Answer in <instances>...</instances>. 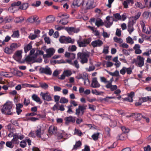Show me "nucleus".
Instances as JSON below:
<instances>
[{
    "instance_id": "f257e3e1",
    "label": "nucleus",
    "mask_w": 151,
    "mask_h": 151,
    "mask_svg": "<svg viewBox=\"0 0 151 151\" xmlns=\"http://www.w3.org/2000/svg\"><path fill=\"white\" fill-rule=\"evenodd\" d=\"M12 103L11 102H7L4 105L1 111L3 113L8 115H12L13 113L12 112Z\"/></svg>"
},
{
    "instance_id": "f03ea898",
    "label": "nucleus",
    "mask_w": 151,
    "mask_h": 151,
    "mask_svg": "<svg viewBox=\"0 0 151 151\" xmlns=\"http://www.w3.org/2000/svg\"><path fill=\"white\" fill-rule=\"evenodd\" d=\"M77 58L80 59L81 63L83 64L87 63L88 62V59L89 57L88 53L86 52H79L77 54Z\"/></svg>"
},
{
    "instance_id": "7ed1b4c3",
    "label": "nucleus",
    "mask_w": 151,
    "mask_h": 151,
    "mask_svg": "<svg viewBox=\"0 0 151 151\" xmlns=\"http://www.w3.org/2000/svg\"><path fill=\"white\" fill-rule=\"evenodd\" d=\"M86 105H79L78 108L76 110L75 114L78 116H82L85 110L86 109Z\"/></svg>"
},
{
    "instance_id": "20e7f679",
    "label": "nucleus",
    "mask_w": 151,
    "mask_h": 151,
    "mask_svg": "<svg viewBox=\"0 0 151 151\" xmlns=\"http://www.w3.org/2000/svg\"><path fill=\"white\" fill-rule=\"evenodd\" d=\"M59 40L62 43H73L74 42V40L72 39L70 37H66L65 36L60 37L59 38Z\"/></svg>"
},
{
    "instance_id": "39448f33",
    "label": "nucleus",
    "mask_w": 151,
    "mask_h": 151,
    "mask_svg": "<svg viewBox=\"0 0 151 151\" xmlns=\"http://www.w3.org/2000/svg\"><path fill=\"white\" fill-rule=\"evenodd\" d=\"M40 95L42 97V98L44 100L47 101H50L52 100V97L50 94L48 92L45 93L42 92L40 93Z\"/></svg>"
},
{
    "instance_id": "423d86ee",
    "label": "nucleus",
    "mask_w": 151,
    "mask_h": 151,
    "mask_svg": "<svg viewBox=\"0 0 151 151\" xmlns=\"http://www.w3.org/2000/svg\"><path fill=\"white\" fill-rule=\"evenodd\" d=\"M91 41V39L88 38L87 39H84L82 41L80 40H78L77 42L79 47H85L90 43Z\"/></svg>"
},
{
    "instance_id": "0eeeda50",
    "label": "nucleus",
    "mask_w": 151,
    "mask_h": 151,
    "mask_svg": "<svg viewBox=\"0 0 151 151\" xmlns=\"http://www.w3.org/2000/svg\"><path fill=\"white\" fill-rule=\"evenodd\" d=\"M45 52L47 54L43 55L44 58H50L54 54L55 52V50L52 48H50L46 49Z\"/></svg>"
},
{
    "instance_id": "6e6552de",
    "label": "nucleus",
    "mask_w": 151,
    "mask_h": 151,
    "mask_svg": "<svg viewBox=\"0 0 151 151\" xmlns=\"http://www.w3.org/2000/svg\"><path fill=\"white\" fill-rule=\"evenodd\" d=\"M144 58L140 55L137 56V57L136 65L140 67L144 65Z\"/></svg>"
},
{
    "instance_id": "1a4fd4ad",
    "label": "nucleus",
    "mask_w": 151,
    "mask_h": 151,
    "mask_svg": "<svg viewBox=\"0 0 151 151\" xmlns=\"http://www.w3.org/2000/svg\"><path fill=\"white\" fill-rule=\"evenodd\" d=\"M106 19L104 24L106 27H109L112 24L113 19L111 17L107 16L106 18Z\"/></svg>"
},
{
    "instance_id": "9d476101",
    "label": "nucleus",
    "mask_w": 151,
    "mask_h": 151,
    "mask_svg": "<svg viewBox=\"0 0 151 151\" xmlns=\"http://www.w3.org/2000/svg\"><path fill=\"white\" fill-rule=\"evenodd\" d=\"M72 74V72L70 70H64L61 76L59 77L58 78L60 80L64 79L65 76L69 77L71 76Z\"/></svg>"
},
{
    "instance_id": "9b49d317",
    "label": "nucleus",
    "mask_w": 151,
    "mask_h": 151,
    "mask_svg": "<svg viewBox=\"0 0 151 151\" xmlns=\"http://www.w3.org/2000/svg\"><path fill=\"white\" fill-rule=\"evenodd\" d=\"M128 97L122 98L124 101H128L129 102H132L133 101V97L134 96V93L132 92L127 94Z\"/></svg>"
},
{
    "instance_id": "f8f14e48",
    "label": "nucleus",
    "mask_w": 151,
    "mask_h": 151,
    "mask_svg": "<svg viewBox=\"0 0 151 151\" xmlns=\"http://www.w3.org/2000/svg\"><path fill=\"white\" fill-rule=\"evenodd\" d=\"M91 86L94 88H99L100 86V85L97 81V78H92Z\"/></svg>"
},
{
    "instance_id": "ddd939ff",
    "label": "nucleus",
    "mask_w": 151,
    "mask_h": 151,
    "mask_svg": "<svg viewBox=\"0 0 151 151\" xmlns=\"http://www.w3.org/2000/svg\"><path fill=\"white\" fill-rule=\"evenodd\" d=\"M91 44L93 47H100L103 45V42L100 40H97L93 41Z\"/></svg>"
},
{
    "instance_id": "4468645a",
    "label": "nucleus",
    "mask_w": 151,
    "mask_h": 151,
    "mask_svg": "<svg viewBox=\"0 0 151 151\" xmlns=\"http://www.w3.org/2000/svg\"><path fill=\"white\" fill-rule=\"evenodd\" d=\"M65 29L70 34L73 32L74 33H77L80 30L79 28H76L73 27H66L65 28Z\"/></svg>"
},
{
    "instance_id": "2eb2a0df",
    "label": "nucleus",
    "mask_w": 151,
    "mask_h": 151,
    "mask_svg": "<svg viewBox=\"0 0 151 151\" xmlns=\"http://www.w3.org/2000/svg\"><path fill=\"white\" fill-rule=\"evenodd\" d=\"M35 133L36 136L39 138H41V136L43 135L44 133V130H42L41 127H39L35 131Z\"/></svg>"
},
{
    "instance_id": "dca6fc26",
    "label": "nucleus",
    "mask_w": 151,
    "mask_h": 151,
    "mask_svg": "<svg viewBox=\"0 0 151 151\" xmlns=\"http://www.w3.org/2000/svg\"><path fill=\"white\" fill-rule=\"evenodd\" d=\"M22 50H17L15 53L14 58L17 60L19 61L21 60L22 57Z\"/></svg>"
},
{
    "instance_id": "f3484780",
    "label": "nucleus",
    "mask_w": 151,
    "mask_h": 151,
    "mask_svg": "<svg viewBox=\"0 0 151 151\" xmlns=\"http://www.w3.org/2000/svg\"><path fill=\"white\" fill-rule=\"evenodd\" d=\"M48 132L50 134H55L57 133V130L55 126H51L49 127Z\"/></svg>"
},
{
    "instance_id": "a211bd4d",
    "label": "nucleus",
    "mask_w": 151,
    "mask_h": 151,
    "mask_svg": "<svg viewBox=\"0 0 151 151\" xmlns=\"http://www.w3.org/2000/svg\"><path fill=\"white\" fill-rule=\"evenodd\" d=\"M41 72L48 75H51L52 73V71L50 68L48 66H46L45 68L41 69Z\"/></svg>"
},
{
    "instance_id": "6ab92c4d",
    "label": "nucleus",
    "mask_w": 151,
    "mask_h": 151,
    "mask_svg": "<svg viewBox=\"0 0 151 151\" xmlns=\"http://www.w3.org/2000/svg\"><path fill=\"white\" fill-rule=\"evenodd\" d=\"M83 2L84 0H75L73 1L72 4L74 7H78Z\"/></svg>"
},
{
    "instance_id": "aec40b11",
    "label": "nucleus",
    "mask_w": 151,
    "mask_h": 151,
    "mask_svg": "<svg viewBox=\"0 0 151 151\" xmlns=\"http://www.w3.org/2000/svg\"><path fill=\"white\" fill-rule=\"evenodd\" d=\"M93 0H88L86 4V8L87 9H90L93 7Z\"/></svg>"
},
{
    "instance_id": "412c9836",
    "label": "nucleus",
    "mask_w": 151,
    "mask_h": 151,
    "mask_svg": "<svg viewBox=\"0 0 151 151\" xmlns=\"http://www.w3.org/2000/svg\"><path fill=\"white\" fill-rule=\"evenodd\" d=\"M65 120L66 124H68L70 122L74 123L75 122V117H73L72 116L67 117L65 118Z\"/></svg>"
},
{
    "instance_id": "4be33fe9",
    "label": "nucleus",
    "mask_w": 151,
    "mask_h": 151,
    "mask_svg": "<svg viewBox=\"0 0 151 151\" xmlns=\"http://www.w3.org/2000/svg\"><path fill=\"white\" fill-rule=\"evenodd\" d=\"M121 92V91L120 89H117L114 91L113 93V95H116L117 99L119 100L122 98L121 96L119 95Z\"/></svg>"
},
{
    "instance_id": "5701e85b",
    "label": "nucleus",
    "mask_w": 151,
    "mask_h": 151,
    "mask_svg": "<svg viewBox=\"0 0 151 151\" xmlns=\"http://www.w3.org/2000/svg\"><path fill=\"white\" fill-rule=\"evenodd\" d=\"M95 24L97 27H99L104 24V23L103 22L102 20L99 18L96 19Z\"/></svg>"
},
{
    "instance_id": "b1692460",
    "label": "nucleus",
    "mask_w": 151,
    "mask_h": 151,
    "mask_svg": "<svg viewBox=\"0 0 151 151\" xmlns=\"http://www.w3.org/2000/svg\"><path fill=\"white\" fill-rule=\"evenodd\" d=\"M32 98L35 101L37 102H39V104H41L42 103V102L41 101L40 98L36 95L35 94H33L32 96Z\"/></svg>"
},
{
    "instance_id": "393cba45",
    "label": "nucleus",
    "mask_w": 151,
    "mask_h": 151,
    "mask_svg": "<svg viewBox=\"0 0 151 151\" xmlns=\"http://www.w3.org/2000/svg\"><path fill=\"white\" fill-rule=\"evenodd\" d=\"M148 100L150 101H151V97H149L147 96L139 99V101L142 102L147 101Z\"/></svg>"
},
{
    "instance_id": "a878e982",
    "label": "nucleus",
    "mask_w": 151,
    "mask_h": 151,
    "mask_svg": "<svg viewBox=\"0 0 151 151\" xmlns=\"http://www.w3.org/2000/svg\"><path fill=\"white\" fill-rule=\"evenodd\" d=\"M18 134H15L13 135V138L12 139V142H15L16 143H18Z\"/></svg>"
},
{
    "instance_id": "bb28decb",
    "label": "nucleus",
    "mask_w": 151,
    "mask_h": 151,
    "mask_svg": "<svg viewBox=\"0 0 151 151\" xmlns=\"http://www.w3.org/2000/svg\"><path fill=\"white\" fill-rule=\"evenodd\" d=\"M85 76V80H84V84H85L86 83V82H88L89 83V81L88 79L87 75L86 74H85L84 75H83V76H80V77L78 78V79H80L81 78H83V76Z\"/></svg>"
},
{
    "instance_id": "cd10ccee",
    "label": "nucleus",
    "mask_w": 151,
    "mask_h": 151,
    "mask_svg": "<svg viewBox=\"0 0 151 151\" xmlns=\"http://www.w3.org/2000/svg\"><path fill=\"white\" fill-rule=\"evenodd\" d=\"M19 46V45H17L16 43H13L11 44L10 47L13 52L16 48Z\"/></svg>"
},
{
    "instance_id": "c85d7f7f",
    "label": "nucleus",
    "mask_w": 151,
    "mask_h": 151,
    "mask_svg": "<svg viewBox=\"0 0 151 151\" xmlns=\"http://www.w3.org/2000/svg\"><path fill=\"white\" fill-rule=\"evenodd\" d=\"M140 24L142 27L143 31V32H145L146 34H149L150 33V31H147L145 32V24L143 21H142L140 22Z\"/></svg>"
},
{
    "instance_id": "c756f323",
    "label": "nucleus",
    "mask_w": 151,
    "mask_h": 151,
    "mask_svg": "<svg viewBox=\"0 0 151 151\" xmlns=\"http://www.w3.org/2000/svg\"><path fill=\"white\" fill-rule=\"evenodd\" d=\"M19 9H17L16 7L14 6H12L10 7L8 9V11L12 13H14L16 11L18 10Z\"/></svg>"
},
{
    "instance_id": "7c9ffc66",
    "label": "nucleus",
    "mask_w": 151,
    "mask_h": 151,
    "mask_svg": "<svg viewBox=\"0 0 151 151\" xmlns=\"http://www.w3.org/2000/svg\"><path fill=\"white\" fill-rule=\"evenodd\" d=\"M4 52L8 54H11L13 52L10 47H6L4 49Z\"/></svg>"
},
{
    "instance_id": "2f4dec72",
    "label": "nucleus",
    "mask_w": 151,
    "mask_h": 151,
    "mask_svg": "<svg viewBox=\"0 0 151 151\" xmlns=\"http://www.w3.org/2000/svg\"><path fill=\"white\" fill-rule=\"evenodd\" d=\"M32 47V46L31 44L29 43L27 44L26 47H24V49L25 52L27 53L31 49Z\"/></svg>"
},
{
    "instance_id": "473e14b6",
    "label": "nucleus",
    "mask_w": 151,
    "mask_h": 151,
    "mask_svg": "<svg viewBox=\"0 0 151 151\" xmlns=\"http://www.w3.org/2000/svg\"><path fill=\"white\" fill-rule=\"evenodd\" d=\"M132 24L131 23H128V31L130 34H131L134 30Z\"/></svg>"
},
{
    "instance_id": "72a5a7b5",
    "label": "nucleus",
    "mask_w": 151,
    "mask_h": 151,
    "mask_svg": "<svg viewBox=\"0 0 151 151\" xmlns=\"http://www.w3.org/2000/svg\"><path fill=\"white\" fill-rule=\"evenodd\" d=\"M108 73L109 75L112 76H119V71L117 70L113 73L109 72H108Z\"/></svg>"
},
{
    "instance_id": "f704fd0d",
    "label": "nucleus",
    "mask_w": 151,
    "mask_h": 151,
    "mask_svg": "<svg viewBox=\"0 0 151 151\" xmlns=\"http://www.w3.org/2000/svg\"><path fill=\"white\" fill-rule=\"evenodd\" d=\"M100 133L99 132H97L96 133L94 134L92 136V137L93 139L95 141L97 140L99 138V135Z\"/></svg>"
},
{
    "instance_id": "c9c22d12",
    "label": "nucleus",
    "mask_w": 151,
    "mask_h": 151,
    "mask_svg": "<svg viewBox=\"0 0 151 151\" xmlns=\"http://www.w3.org/2000/svg\"><path fill=\"white\" fill-rule=\"evenodd\" d=\"M126 41L127 43L130 44L131 45H132L134 43L133 40L130 37H128L126 39Z\"/></svg>"
},
{
    "instance_id": "e433bc0d",
    "label": "nucleus",
    "mask_w": 151,
    "mask_h": 151,
    "mask_svg": "<svg viewBox=\"0 0 151 151\" xmlns=\"http://www.w3.org/2000/svg\"><path fill=\"white\" fill-rule=\"evenodd\" d=\"M114 40L115 42L121 44L123 42V40L121 38H118L116 37H115L114 38Z\"/></svg>"
},
{
    "instance_id": "4c0bfd02",
    "label": "nucleus",
    "mask_w": 151,
    "mask_h": 151,
    "mask_svg": "<svg viewBox=\"0 0 151 151\" xmlns=\"http://www.w3.org/2000/svg\"><path fill=\"white\" fill-rule=\"evenodd\" d=\"M28 6V5L27 3H24L22 4V5L20 6L19 8L18 9H20L22 10L26 9Z\"/></svg>"
},
{
    "instance_id": "58836bf2",
    "label": "nucleus",
    "mask_w": 151,
    "mask_h": 151,
    "mask_svg": "<svg viewBox=\"0 0 151 151\" xmlns=\"http://www.w3.org/2000/svg\"><path fill=\"white\" fill-rule=\"evenodd\" d=\"M145 5L149 8L151 7V0H144Z\"/></svg>"
},
{
    "instance_id": "ea45409f",
    "label": "nucleus",
    "mask_w": 151,
    "mask_h": 151,
    "mask_svg": "<svg viewBox=\"0 0 151 151\" xmlns=\"http://www.w3.org/2000/svg\"><path fill=\"white\" fill-rule=\"evenodd\" d=\"M92 93L93 94H95L97 95H101L102 93H104L102 91H97L96 90H93L91 91Z\"/></svg>"
},
{
    "instance_id": "a19ab883",
    "label": "nucleus",
    "mask_w": 151,
    "mask_h": 151,
    "mask_svg": "<svg viewBox=\"0 0 151 151\" xmlns=\"http://www.w3.org/2000/svg\"><path fill=\"white\" fill-rule=\"evenodd\" d=\"M40 86L42 88L45 89L48 88V85L45 83H40Z\"/></svg>"
},
{
    "instance_id": "79ce46f5",
    "label": "nucleus",
    "mask_w": 151,
    "mask_h": 151,
    "mask_svg": "<svg viewBox=\"0 0 151 151\" xmlns=\"http://www.w3.org/2000/svg\"><path fill=\"white\" fill-rule=\"evenodd\" d=\"M24 20V18L22 17L17 18L15 20L14 22L16 23L22 22Z\"/></svg>"
},
{
    "instance_id": "37998d69",
    "label": "nucleus",
    "mask_w": 151,
    "mask_h": 151,
    "mask_svg": "<svg viewBox=\"0 0 151 151\" xmlns=\"http://www.w3.org/2000/svg\"><path fill=\"white\" fill-rule=\"evenodd\" d=\"M19 36V31L17 30L14 32L12 35V37L14 38H18Z\"/></svg>"
},
{
    "instance_id": "c03bdc74",
    "label": "nucleus",
    "mask_w": 151,
    "mask_h": 151,
    "mask_svg": "<svg viewBox=\"0 0 151 151\" xmlns=\"http://www.w3.org/2000/svg\"><path fill=\"white\" fill-rule=\"evenodd\" d=\"M72 65L75 66L77 68H79V65L78 63V62L77 60H75L73 63H72Z\"/></svg>"
},
{
    "instance_id": "a18cd8bd",
    "label": "nucleus",
    "mask_w": 151,
    "mask_h": 151,
    "mask_svg": "<svg viewBox=\"0 0 151 151\" xmlns=\"http://www.w3.org/2000/svg\"><path fill=\"white\" fill-rule=\"evenodd\" d=\"M59 17L60 18H65L66 19H68L69 17V16L67 15L66 14H60L59 15Z\"/></svg>"
},
{
    "instance_id": "49530a36",
    "label": "nucleus",
    "mask_w": 151,
    "mask_h": 151,
    "mask_svg": "<svg viewBox=\"0 0 151 151\" xmlns=\"http://www.w3.org/2000/svg\"><path fill=\"white\" fill-rule=\"evenodd\" d=\"M81 145V142L79 141L76 142L75 145H74L73 149H77V148L80 147Z\"/></svg>"
},
{
    "instance_id": "de8ad7c7",
    "label": "nucleus",
    "mask_w": 151,
    "mask_h": 151,
    "mask_svg": "<svg viewBox=\"0 0 151 151\" xmlns=\"http://www.w3.org/2000/svg\"><path fill=\"white\" fill-rule=\"evenodd\" d=\"M46 20L47 22L51 23L53 21L54 18L51 16H49L46 18Z\"/></svg>"
},
{
    "instance_id": "09e8293b",
    "label": "nucleus",
    "mask_w": 151,
    "mask_h": 151,
    "mask_svg": "<svg viewBox=\"0 0 151 151\" xmlns=\"http://www.w3.org/2000/svg\"><path fill=\"white\" fill-rule=\"evenodd\" d=\"M149 16H151V13L148 12H145L143 14V17L147 18Z\"/></svg>"
},
{
    "instance_id": "8fccbe9b",
    "label": "nucleus",
    "mask_w": 151,
    "mask_h": 151,
    "mask_svg": "<svg viewBox=\"0 0 151 151\" xmlns=\"http://www.w3.org/2000/svg\"><path fill=\"white\" fill-rule=\"evenodd\" d=\"M68 100L65 97H62L60 98V102L61 103H65L68 102Z\"/></svg>"
},
{
    "instance_id": "3c124183",
    "label": "nucleus",
    "mask_w": 151,
    "mask_h": 151,
    "mask_svg": "<svg viewBox=\"0 0 151 151\" xmlns=\"http://www.w3.org/2000/svg\"><path fill=\"white\" fill-rule=\"evenodd\" d=\"M67 19H66L65 18H63L62 20L60 21L59 22H61V24L63 25H65L67 24L68 22L67 20Z\"/></svg>"
},
{
    "instance_id": "603ef678",
    "label": "nucleus",
    "mask_w": 151,
    "mask_h": 151,
    "mask_svg": "<svg viewBox=\"0 0 151 151\" xmlns=\"http://www.w3.org/2000/svg\"><path fill=\"white\" fill-rule=\"evenodd\" d=\"M122 129L123 132L124 133H127L129 132V129L128 128H126L124 127H122Z\"/></svg>"
},
{
    "instance_id": "864d4df0",
    "label": "nucleus",
    "mask_w": 151,
    "mask_h": 151,
    "mask_svg": "<svg viewBox=\"0 0 151 151\" xmlns=\"http://www.w3.org/2000/svg\"><path fill=\"white\" fill-rule=\"evenodd\" d=\"M135 6L136 7H139L141 9L144 8L145 7V6L142 5L141 3L139 2H137L136 3Z\"/></svg>"
},
{
    "instance_id": "5fc2aeb1",
    "label": "nucleus",
    "mask_w": 151,
    "mask_h": 151,
    "mask_svg": "<svg viewBox=\"0 0 151 151\" xmlns=\"http://www.w3.org/2000/svg\"><path fill=\"white\" fill-rule=\"evenodd\" d=\"M37 36L36 34H30L29 36V38L31 40H33L35 39Z\"/></svg>"
},
{
    "instance_id": "6e6d98bb",
    "label": "nucleus",
    "mask_w": 151,
    "mask_h": 151,
    "mask_svg": "<svg viewBox=\"0 0 151 151\" xmlns=\"http://www.w3.org/2000/svg\"><path fill=\"white\" fill-rule=\"evenodd\" d=\"M41 4V1H36L35 4H32V5L33 6L37 7L40 6V5Z\"/></svg>"
},
{
    "instance_id": "4d7b16f0",
    "label": "nucleus",
    "mask_w": 151,
    "mask_h": 151,
    "mask_svg": "<svg viewBox=\"0 0 151 151\" xmlns=\"http://www.w3.org/2000/svg\"><path fill=\"white\" fill-rule=\"evenodd\" d=\"M21 4V2L20 1H18L17 2H14L13 3L11 4V6H14L15 7L16 6H18L20 5Z\"/></svg>"
},
{
    "instance_id": "13d9d810",
    "label": "nucleus",
    "mask_w": 151,
    "mask_h": 151,
    "mask_svg": "<svg viewBox=\"0 0 151 151\" xmlns=\"http://www.w3.org/2000/svg\"><path fill=\"white\" fill-rule=\"evenodd\" d=\"M20 145L22 148L25 147L26 146V143L24 141H22L20 142Z\"/></svg>"
},
{
    "instance_id": "bf43d9fd",
    "label": "nucleus",
    "mask_w": 151,
    "mask_h": 151,
    "mask_svg": "<svg viewBox=\"0 0 151 151\" xmlns=\"http://www.w3.org/2000/svg\"><path fill=\"white\" fill-rule=\"evenodd\" d=\"M109 124L111 127H114L116 126V122L115 121H113L111 120V122Z\"/></svg>"
},
{
    "instance_id": "052dcab7",
    "label": "nucleus",
    "mask_w": 151,
    "mask_h": 151,
    "mask_svg": "<svg viewBox=\"0 0 151 151\" xmlns=\"http://www.w3.org/2000/svg\"><path fill=\"white\" fill-rule=\"evenodd\" d=\"M141 13L140 12H138L137 14L134 17H132V18L136 20H137L140 17Z\"/></svg>"
},
{
    "instance_id": "680f3d73",
    "label": "nucleus",
    "mask_w": 151,
    "mask_h": 151,
    "mask_svg": "<svg viewBox=\"0 0 151 151\" xmlns=\"http://www.w3.org/2000/svg\"><path fill=\"white\" fill-rule=\"evenodd\" d=\"M126 68L123 67L120 70V73L123 75L124 74L126 71Z\"/></svg>"
},
{
    "instance_id": "e2e57ef3",
    "label": "nucleus",
    "mask_w": 151,
    "mask_h": 151,
    "mask_svg": "<svg viewBox=\"0 0 151 151\" xmlns=\"http://www.w3.org/2000/svg\"><path fill=\"white\" fill-rule=\"evenodd\" d=\"M120 47L124 48H127L129 47V45L127 44L123 43L120 45Z\"/></svg>"
},
{
    "instance_id": "0e129e2a",
    "label": "nucleus",
    "mask_w": 151,
    "mask_h": 151,
    "mask_svg": "<svg viewBox=\"0 0 151 151\" xmlns=\"http://www.w3.org/2000/svg\"><path fill=\"white\" fill-rule=\"evenodd\" d=\"M116 35L118 37H120L121 35V31L119 29H117L116 33Z\"/></svg>"
},
{
    "instance_id": "69168bd1",
    "label": "nucleus",
    "mask_w": 151,
    "mask_h": 151,
    "mask_svg": "<svg viewBox=\"0 0 151 151\" xmlns=\"http://www.w3.org/2000/svg\"><path fill=\"white\" fill-rule=\"evenodd\" d=\"M12 141L11 142H7L6 143V146L11 148H12L13 146H12Z\"/></svg>"
},
{
    "instance_id": "338daca9",
    "label": "nucleus",
    "mask_w": 151,
    "mask_h": 151,
    "mask_svg": "<svg viewBox=\"0 0 151 151\" xmlns=\"http://www.w3.org/2000/svg\"><path fill=\"white\" fill-rule=\"evenodd\" d=\"M44 40L45 42L47 44H50V38L47 37H45L44 38Z\"/></svg>"
},
{
    "instance_id": "774afa93",
    "label": "nucleus",
    "mask_w": 151,
    "mask_h": 151,
    "mask_svg": "<svg viewBox=\"0 0 151 151\" xmlns=\"http://www.w3.org/2000/svg\"><path fill=\"white\" fill-rule=\"evenodd\" d=\"M144 151H150L151 148L149 145H148L147 147H145L144 148Z\"/></svg>"
}]
</instances>
